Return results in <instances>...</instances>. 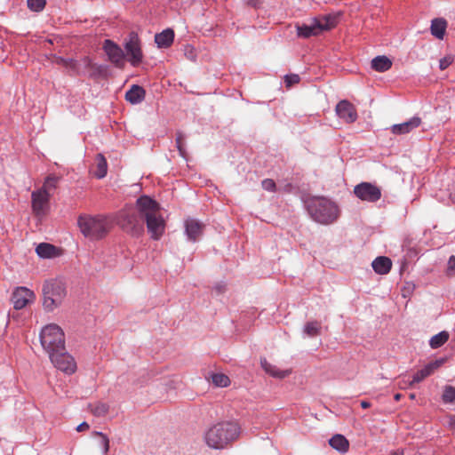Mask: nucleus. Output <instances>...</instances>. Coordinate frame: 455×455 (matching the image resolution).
Listing matches in <instances>:
<instances>
[{"label": "nucleus", "mask_w": 455, "mask_h": 455, "mask_svg": "<svg viewBox=\"0 0 455 455\" xmlns=\"http://www.w3.org/2000/svg\"><path fill=\"white\" fill-rule=\"evenodd\" d=\"M136 207H126L117 214L116 222L126 233L138 236L144 231V220L148 232L155 240L159 239L165 228L164 220L160 214L157 202L149 196H140L136 202Z\"/></svg>", "instance_id": "nucleus-1"}, {"label": "nucleus", "mask_w": 455, "mask_h": 455, "mask_svg": "<svg viewBox=\"0 0 455 455\" xmlns=\"http://www.w3.org/2000/svg\"><path fill=\"white\" fill-rule=\"evenodd\" d=\"M241 433L238 423L221 421L211 427L204 434L206 444L212 449H224L235 441Z\"/></svg>", "instance_id": "nucleus-2"}, {"label": "nucleus", "mask_w": 455, "mask_h": 455, "mask_svg": "<svg viewBox=\"0 0 455 455\" xmlns=\"http://www.w3.org/2000/svg\"><path fill=\"white\" fill-rule=\"evenodd\" d=\"M77 224L82 234L92 240L102 239L112 228L111 220L104 215H82Z\"/></svg>", "instance_id": "nucleus-3"}, {"label": "nucleus", "mask_w": 455, "mask_h": 455, "mask_svg": "<svg viewBox=\"0 0 455 455\" xmlns=\"http://www.w3.org/2000/svg\"><path fill=\"white\" fill-rule=\"evenodd\" d=\"M42 293L44 309L52 312L63 304L67 297V287L60 279H50L43 284Z\"/></svg>", "instance_id": "nucleus-4"}, {"label": "nucleus", "mask_w": 455, "mask_h": 455, "mask_svg": "<svg viewBox=\"0 0 455 455\" xmlns=\"http://www.w3.org/2000/svg\"><path fill=\"white\" fill-rule=\"evenodd\" d=\"M311 217L318 223L330 224L339 217L338 206L329 199L315 198L308 204Z\"/></svg>", "instance_id": "nucleus-5"}, {"label": "nucleus", "mask_w": 455, "mask_h": 455, "mask_svg": "<svg viewBox=\"0 0 455 455\" xmlns=\"http://www.w3.org/2000/svg\"><path fill=\"white\" fill-rule=\"evenodd\" d=\"M40 342L48 355L65 350V334L56 323L45 325L40 332Z\"/></svg>", "instance_id": "nucleus-6"}, {"label": "nucleus", "mask_w": 455, "mask_h": 455, "mask_svg": "<svg viewBox=\"0 0 455 455\" xmlns=\"http://www.w3.org/2000/svg\"><path fill=\"white\" fill-rule=\"evenodd\" d=\"M124 49L130 63L137 67L143 59V52L141 50V43L139 36L135 32H131L125 40Z\"/></svg>", "instance_id": "nucleus-7"}, {"label": "nucleus", "mask_w": 455, "mask_h": 455, "mask_svg": "<svg viewBox=\"0 0 455 455\" xmlns=\"http://www.w3.org/2000/svg\"><path fill=\"white\" fill-rule=\"evenodd\" d=\"M52 363L66 374H73L76 371V363L74 357L66 349L49 355Z\"/></svg>", "instance_id": "nucleus-8"}, {"label": "nucleus", "mask_w": 455, "mask_h": 455, "mask_svg": "<svg viewBox=\"0 0 455 455\" xmlns=\"http://www.w3.org/2000/svg\"><path fill=\"white\" fill-rule=\"evenodd\" d=\"M354 194L362 201L377 202L381 197L380 188L370 182H362L354 188Z\"/></svg>", "instance_id": "nucleus-9"}, {"label": "nucleus", "mask_w": 455, "mask_h": 455, "mask_svg": "<svg viewBox=\"0 0 455 455\" xmlns=\"http://www.w3.org/2000/svg\"><path fill=\"white\" fill-rule=\"evenodd\" d=\"M50 197L51 194L49 192H45L44 189H38L32 192V211L36 217L41 218L45 215Z\"/></svg>", "instance_id": "nucleus-10"}, {"label": "nucleus", "mask_w": 455, "mask_h": 455, "mask_svg": "<svg viewBox=\"0 0 455 455\" xmlns=\"http://www.w3.org/2000/svg\"><path fill=\"white\" fill-rule=\"evenodd\" d=\"M330 28L329 21L327 18L322 20L315 19L310 24H303L298 27V35L301 37L307 38L312 36H317L323 30Z\"/></svg>", "instance_id": "nucleus-11"}, {"label": "nucleus", "mask_w": 455, "mask_h": 455, "mask_svg": "<svg viewBox=\"0 0 455 455\" xmlns=\"http://www.w3.org/2000/svg\"><path fill=\"white\" fill-rule=\"evenodd\" d=\"M103 49L108 60L118 68L124 67V53L122 48L111 40H105Z\"/></svg>", "instance_id": "nucleus-12"}, {"label": "nucleus", "mask_w": 455, "mask_h": 455, "mask_svg": "<svg viewBox=\"0 0 455 455\" xmlns=\"http://www.w3.org/2000/svg\"><path fill=\"white\" fill-rule=\"evenodd\" d=\"M36 299L35 293L26 287H17L12 292V301L17 310L24 308Z\"/></svg>", "instance_id": "nucleus-13"}, {"label": "nucleus", "mask_w": 455, "mask_h": 455, "mask_svg": "<svg viewBox=\"0 0 455 455\" xmlns=\"http://www.w3.org/2000/svg\"><path fill=\"white\" fill-rule=\"evenodd\" d=\"M445 358L437 359L427 364L423 369L418 371L413 375L412 379L409 381V387H412L415 383H419L428 376H431L445 363Z\"/></svg>", "instance_id": "nucleus-14"}, {"label": "nucleus", "mask_w": 455, "mask_h": 455, "mask_svg": "<svg viewBox=\"0 0 455 455\" xmlns=\"http://www.w3.org/2000/svg\"><path fill=\"white\" fill-rule=\"evenodd\" d=\"M336 113L338 116L346 123L351 124L357 119V112L355 106L348 100H340L336 106Z\"/></svg>", "instance_id": "nucleus-15"}, {"label": "nucleus", "mask_w": 455, "mask_h": 455, "mask_svg": "<svg viewBox=\"0 0 455 455\" xmlns=\"http://www.w3.org/2000/svg\"><path fill=\"white\" fill-rule=\"evenodd\" d=\"M420 124L421 119L418 116H413L407 122L399 124H394L391 127V132L395 135L407 134L412 130L418 128Z\"/></svg>", "instance_id": "nucleus-16"}, {"label": "nucleus", "mask_w": 455, "mask_h": 455, "mask_svg": "<svg viewBox=\"0 0 455 455\" xmlns=\"http://www.w3.org/2000/svg\"><path fill=\"white\" fill-rule=\"evenodd\" d=\"M260 364L263 370L270 376L277 379H284L291 373V370L282 371L275 365L271 364L266 358L260 359Z\"/></svg>", "instance_id": "nucleus-17"}, {"label": "nucleus", "mask_w": 455, "mask_h": 455, "mask_svg": "<svg viewBox=\"0 0 455 455\" xmlns=\"http://www.w3.org/2000/svg\"><path fill=\"white\" fill-rule=\"evenodd\" d=\"M373 270L379 275L387 274L392 267V261L385 256L377 257L371 263Z\"/></svg>", "instance_id": "nucleus-18"}, {"label": "nucleus", "mask_w": 455, "mask_h": 455, "mask_svg": "<svg viewBox=\"0 0 455 455\" xmlns=\"http://www.w3.org/2000/svg\"><path fill=\"white\" fill-rule=\"evenodd\" d=\"M145 90L137 84H133L125 93V100L132 104H139L145 99Z\"/></svg>", "instance_id": "nucleus-19"}, {"label": "nucleus", "mask_w": 455, "mask_h": 455, "mask_svg": "<svg viewBox=\"0 0 455 455\" xmlns=\"http://www.w3.org/2000/svg\"><path fill=\"white\" fill-rule=\"evenodd\" d=\"M185 227L186 233L192 241H196L203 233L204 226L196 220H186Z\"/></svg>", "instance_id": "nucleus-20"}, {"label": "nucleus", "mask_w": 455, "mask_h": 455, "mask_svg": "<svg viewBox=\"0 0 455 455\" xmlns=\"http://www.w3.org/2000/svg\"><path fill=\"white\" fill-rule=\"evenodd\" d=\"M174 39V32L172 29H165L155 36V42L160 48L171 46Z\"/></svg>", "instance_id": "nucleus-21"}, {"label": "nucleus", "mask_w": 455, "mask_h": 455, "mask_svg": "<svg viewBox=\"0 0 455 455\" xmlns=\"http://www.w3.org/2000/svg\"><path fill=\"white\" fill-rule=\"evenodd\" d=\"M447 28V22L444 19L436 18L432 20L430 30L431 34L438 38L443 39Z\"/></svg>", "instance_id": "nucleus-22"}, {"label": "nucleus", "mask_w": 455, "mask_h": 455, "mask_svg": "<svg viewBox=\"0 0 455 455\" xmlns=\"http://www.w3.org/2000/svg\"><path fill=\"white\" fill-rule=\"evenodd\" d=\"M39 257L44 259L54 258L58 256V249L50 243H42L36 249Z\"/></svg>", "instance_id": "nucleus-23"}, {"label": "nucleus", "mask_w": 455, "mask_h": 455, "mask_svg": "<svg viewBox=\"0 0 455 455\" xmlns=\"http://www.w3.org/2000/svg\"><path fill=\"white\" fill-rule=\"evenodd\" d=\"M329 443L333 449L340 452H346L349 447L348 441L342 435H335L329 440Z\"/></svg>", "instance_id": "nucleus-24"}, {"label": "nucleus", "mask_w": 455, "mask_h": 455, "mask_svg": "<svg viewBox=\"0 0 455 455\" xmlns=\"http://www.w3.org/2000/svg\"><path fill=\"white\" fill-rule=\"evenodd\" d=\"M392 67V61L386 56H377L371 60V68L378 72H385Z\"/></svg>", "instance_id": "nucleus-25"}, {"label": "nucleus", "mask_w": 455, "mask_h": 455, "mask_svg": "<svg viewBox=\"0 0 455 455\" xmlns=\"http://www.w3.org/2000/svg\"><path fill=\"white\" fill-rule=\"evenodd\" d=\"M107 160L101 154H98L96 156V171L94 172V175L98 179H102L107 175Z\"/></svg>", "instance_id": "nucleus-26"}, {"label": "nucleus", "mask_w": 455, "mask_h": 455, "mask_svg": "<svg viewBox=\"0 0 455 455\" xmlns=\"http://www.w3.org/2000/svg\"><path fill=\"white\" fill-rule=\"evenodd\" d=\"M449 339V333L445 331H443L435 335H434L430 340L429 345L432 348L435 349L443 345H444Z\"/></svg>", "instance_id": "nucleus-27"}, {"label": "nucleus", "mask_w": 455, "mask_h": 455, "mask_svg": "<svg viewBox=\"0 0 455 455\" xmlns=\"http://www.w3.org/2000/svg\"><path fill=\"white\" fill-rule=\"evenodd\" d=\"M210 378L215 387H226L230 385V379L226 374L212 373Z\"/></svg>", "instance_id": "nucleus-28"}, {"label": "nucleus", "mask_w": 455, "mask_h": 455, "mask_svg": "<svg viewBox=\"0 0 455 455\" xmlns=\"http://www.w3.org/2000/svg\"><path fill=\"white\" fill-rule=\"evenodd\" d=\"M57 63L69 68L73 72L74 75L81 74L79 63L73 59L60 58L58 60Z\"/></svg>", "instance_id": "nucleus-29"}, {"label": "nucleus", "mask_w": 455, "mask_h": 455, "mask_svg": "<svg viewBox=\"0 0 455 455\" xmlns=\"http://www.w3.org/2000/svg\"><path fill=\"white\" fill-rule=\"evenodd\" d=\"M91 412L97 417L105 416L108 411V405L107 403L98 402L89 405Z\"/></svg>", "instance_id": "nucleus-30"}, {"label": "nucleus", "mask_w": 455, "mask_h": 455, "mask_svg": "<svg viewBox=\"0 0 455 455\" xmlns=\"http://www.w3.org/2000/svg\"><path fill=\"white\" fill-rule=\"evenodd\" d=\"M321 323L317 321H311L305 324L304 331L309 337L320 334Z\"/></svg>", "instance_id": "nucleus-31"}, {"label": "nucleus", "mask_w": 455, "mask_h": 455, "mask_svg": "<svg viewBox=\"0 0 455 455\" xmlns=\"http://www.w3.org/2000/svg\"><path fill=\"white\" fill-rule=\"evenodd\" d=\"M59 177L55 175H49L44 182L43 187L40 189H44L45 192H49L54 188H56L58 182H59Z\"/></svg>", "instance_id": "nucleus-32"}, {"label": "nucleus", "mask_w": 455, "mask_h": 455, "mask_svg": "<svg viewBox=\"0 0 455 455\" xmlns=\"http://www.w3.org/2000/svg\"><path fill=\"white\" fill-rule=\"evenodd\" d=\"M442 398L445 403H453L455 401V388L451 386H446Z\"/></svg>", "instance_id": "nucleus-33"}, {"label": "nucleus", "mask_w": 455, "mask_h": 455, "mask_svg": "<svg viewBox=\"0 0 455 455\" xmlns=\"http://www.w3.org/2000/svg\"><path fill=\"white\" fill-rule=\"evenodd\" d=\"M45 0H28V7L34 12H40L45 6Z\"/></svg>", "instance_id": "nucleus-34"}, {"label": "nucleus", "mask_w": 455, "mask_h": 455, "mask_svg": "<svg viewBox=\"0 0 455 455\" xmlns=\"http://www.w3.org/2000/svg\"><path fill=\"white\" fill-rule=\"evenodd\" d=\"M93 435L95 436H99L100 438V445L102 446L103 448V453L105 455H107V453L109 451V439L108 438V436L101 433V432H94Z\"/></svg>", "instance_id": "nucleus-35"}, {"label": "nucleus", "mask_w": 455, "mask_h": 455, "mask_svg": "<svg viewBox=\"0 0 455 455\" xmlns=\"http://www.w3.org/2000/svg\"><path fill=\"white\" fill-rule=\"evenodd\" d=\"M300 81V77L297 74H290L284 76V83L287 88H291L294 84H299Z\"/></svg>", "instance_id": "nucleus-36"}, {"label": "nucleus", "mask_w": 455, "mask_h": 455, "mask_svg": "<svg viewBox=\"0 0 455 455\" xmlns=\"http://www.w3.org/2000/svg\"><path fill=\"white\" fill-rule=\"evenodd\" d=\"M184 140H185L184 135L181 132H177L176 145H177V148L181 156H185V155H186V151L184 148Z\"/></svg>", "instance_id": "nucleus-37"}, {"label": "nucleus", "mask_w": 455, "mask_h": 455, "mask_svg": "<svg viewBox=\"0 0 455 455\" xmlns=\"http://www.w3.org/2000/svg\"><path fill=\"white\" fill-rule=\"evenodd\" d=\"M453 62L452 56H445L440 60L439 68L441 70L446 69Z\"/></svg>", "instance_id": "nucleus-38"}, {"label": "nucleus", "mask_w": 455, "mask_h": 455, "mask_svg": "<svg viewBox=\"0 0 455 455\" xmlns=\"http://www.w3.org/2000/svg\"><path fill=\"white\" fill-rule=\"evenodd\" d=\"M262 185V188L265 189V190H267V191H275V183L273 180L271 179H266L262 181L261 183Z\"/></svg>", "instance_id": "nucleus-39"}, {"label": "nucleus", "mask_w": 455, "mask_h": 455, "mask_svg": "<svg viewBox=\"0 0 455 455\" xmlns=\"http://www.w3.org/2000/svg\"><path fill=\"white\" fill-rule=\"evenodd\" d=\"M447 275H455V256L453 255L448 260Z\"/></svg>", "instance_id": "nucleus-40"}, {"label": "nucleus", "mask_w": 455, "mask_h": 455, "mask_svg": "<svg viewBox=\"0 0 455 455\" xmlns=\"http://www.w3.org/2000/svg\"><path fill=\"white\" fill-rule=\"evenodd\" d=\"M81 61L85 68H92L93 67V63L89 57L83 58Z\"/></svg>", "instance_id": "nucleus-41"}, {"label": "nucleus", "mask_w": 455, "mask_h": 455, "mask_svg": "<svg viewBox=\"0 0 455 455\" xmlns=\"http://www.w3.org/2000/svg\"><path fill=\"white\" fill-rule=\"evenodd\" d=\"M89 424L87 422H83L80 425L77 426L76 431L77 432H83L89 429Z\"/></svg>", "instance_id": "nucleus-42"}, {"label": "nucleus", "mask_w": 455, "mask_h": 455, "mask_svg": "<svg viewBox=\"0 0 455 455\" xmlns=\"http://www.w3.org/2000/svg\"><path fill=\"white\" fill-rule=\"evenodd\" d=\"M449 424H450V427L453 430H455V415H452V416L450 417Z\"/></svg>", "instance_id": "nucleus-43"}, {"label": "nucleus", "mask_w": 455, "mask_h": 455, "mask_svg": "<svg viewBox=\"0 0 455 455\" xmlns=\"http://www.w3.org/2000/svg\"><path fill=\"white\" fill-rule=\"evenodd\" d=\"M361 406L363 409H368V408L371 407V403L368 401H362L361 402Z\"/></svg>", "instance_id": "nucleus-44"}, {"label": "nucleus", "mask_w": 455, "mask_h": 455, "mask_svg": "<svg viewBox=\"0 0 455 455\" xmlns=\"http://www.w3.org/2000/svg\"><path fill=\"white\" fill-rule=\"evenodd\" d=\"M215 289L217 290L218 293H220L224 291V286L223 285H217L215 287Z\"/></svg>", "instance_id": "nucleus-45"}, {"label": "nucleus", "mask_w": 455, "mask_h": 455, "mask_svg": "<svg viewBox=\"0 0 455 455\" xmlns=\"http://www.w3.org/2000/svg\"><path fill=\"white\" fill-rule=\"evenodd\" d=\"M405 385H408L409 386V382H405L404 380H403L402 382H399V387L401 388H403Z\"/></svg>", "instance_id": "nucleus-46"}, {"label": "nucleus", "mask_w": 455, "mask_h": 455, "mask_svg": "<svg viewBox=\"0 0 455 455\" xmlns=\"http://www.w3.org/2000/svg\"><path fill=\"white\" fill-rule=\"evenodd\" d=\"M401 397H402L401 394H395V400H396V401H399L401 399Z\"/></svg>", "instance_id": "nucleus-47"}, {"label": "nucleus", "mask_w": 455, "mask_h": 455, "mask_svg": "<svg viewBox=\"0 0 455 455\" xmlns=\"http://www.w3.org/2000/svg\"><path fill=\"white\" fill-rule=\"evenodd\" d=\"M410 398H411V399H414V398H415V395H414V394H411V395H410Z\"/></svg>", "instance_id": "nucleus-48"}]
</instances>
